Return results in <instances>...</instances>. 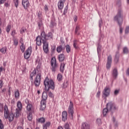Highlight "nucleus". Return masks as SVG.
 Instances as JSON below:
<instances>
[{
	"mask_svg": "<svg viewBox=\"0 0 129 129\" xmlns=\"http://www.w3.org/2000/svg\"><path fill=\"white\" fill-rule=\"evenodd\" d=\"M43 83L46 92H48L49 89H52V90L55 89V84H54V81H53V80H50L49 79V78L46 77Z\"/></svg>",
	"mask_w": 129,
	"mask_h": 129,
	"instance_id": "1",
	"label": "nucleus"
},
{
	"mask_svg": "<svg viewBox=\"0 0 129 129\" xmlns=\"http://www.w3.org/2000/svg\"><path fill=\"white\" fill-rule=\"evenodd\" d=\"M114 20L117 21L118 24L120 28V33H122L123 28L121 25L123 23V17L121 11H119L116 16L115 17Z\"/></svg>",
	"mask_w": 129,
	"mask_h": 129,
	"instance_id": "2",
	"label": "nucleus"
},
{
	"mask_svg": "<svg viewBox=\"0 0 129 129\" xmlns=\"http://www.w3.org/2000/svg\"><path fill=\"white\" fill-rule=\"evenodd\" d=\"M43 38H44V41L45 42H48V40H53V33L52 32H49L47 35H46V32L44 31L41 32V40L43 41Z\"/></svg>",
	"mask_w": 129,
	"mask_h": 129,
	"instance_id": "3",
	"label": "nucleus"
},
{
	"mask_svg": "<svg viewBox=\"0 0 129 129\" xmlns=\"http://www.w3.org/2000/svg\"><path fill=\"white\" fill-rule=\"evenodd\" d=\"M113 107V103L110 102L106 104V108H105L103 110V115L106 116V114L109 111H110Z\"/></svg>",
	"mask_w": 129,
	"mask_h": 129,
	"instance_id": "4",
	"label": "nucleus"
},
{
	"mask_svg": "<svg viewBox=\"0 0 129 129\" xmlns=\"http://www.w3.org/2000/svg\"><path fill=\"white\" fill-rule=\"evenodd\" d=\"M51 68H50L52 72L55 73L57 71V68H58V64H57V60L56 58L52 57L50 61Z\"/></svg>",
	"mask_w": 129,
	"mask_h": 129,
	"instance_id": "5",
	"label": "nucleus"
},
{
	"mask_svg": "<svg viewBox=\"0 0 129 129\" xmlns=\"http://www.w3.org/2000/svg\"><path fill=\"white\" fill-rule=\"evenodd\" d=\"M68 112L69 115L71 116V119H74V107L73 106V103L72 101H70V105L69 106Z\"/></svg>",
	"mask_w": 129,
	"mask_h": 129,
	"instance_id": "6",
	"label": "nucleus"
},
{
	"mask_svg": "<svg viewBox=\"0 0 129 129\" xmlns=\"http://www.w3.org/2000/svg\"><path fill=\"white\" fill-rule=\"evenodd\" d=\"M42 75L41 73H39L36 75L35 79H34V85L35 87H39L40 86V84L41 83V77Z\"/></svg>",
	"mask_w": 129,
	"mask_h": 129,
	"instance_id": "7",
	"label": "nucleus"
},
{
	"mask_svg": "<svg viewBox=\"0 0 129 129\" xmlns=\"http://www.w3.org/2000/svg\"><path fill=\"white\" fill-rule=\"evenodd\" d=\"M109 94H110V89L108 87H106L102 92V97L105 100H106V98L109 96Z\"/></svg>",
	"mask_w": 129,
	"mask_h": 129,
	"instance_id": "8",
	"label": "nucleus"
},
{
	"mask_svg": "<svg viewBox=\"0 0 129 129\" xmlns=\"http://www.w3.org/2000/svg\"><path fill=\"white\" fill-rule=\"evenodd\" d=\"M43 45V49L44 53H48L49 52V44H48V41L44 40V37H42V40Z\"/></svg>",
	"mask_w": 129,
	"mask_h": 129,
	"instance_id": "9",
	"label": "nucleus"
},
{
	"mask_svg": "<svg viewBox=\"0 0 129 129\" xmlns=\"http://www.w3.org/2000/svg\"><path fill=\"white\" fill-rule=\"evenodd\" d=\"M31 52H32V47L30 46L26 50L25 52L24 53V58L25 59H28L30 58V56H31Z\"/></svg>",
	"mask_w": 129,
	"mask_h": 129,
	"instance_id": "10",
	"label": "nucleus"
},
{
	"mask_svg": "<svg viewBox=\"0 0 129 129\" xmlns=\"http://www.w3.org/2000/svg\"><path fill=\"white\" fill-rule=\"evenodd\" d=\"M111 63H112V58L111 55H109L107 57V61L106 64V68L108 70L110 69L111 67Z\"/></svg>",
	"mask_w": 129,
	"mask_h": 129,
	"instance_id": "11",
	"label": "nucleus"
},
{
	"mask_svg": "<svg viewBox=\"0 0 129 129\" xmlns=\"http://www.w3.org/2000/svg\"><path fill=\"white\" fill-rule=\"evenodd\" d=\"M64 50H65V43L62 42L61 44L57 47L56 51L57 53H61V51H64Z\"/></svg>",
	"mask_w": 129,
	"mask_h": 129,
	"instance_id": "12",
	"label": "nucleus"
},
{
	"mask_svg": "<svg viewBox=\"0 0 129 129\" xmlns=\"http://www.w3.org/2000/svg\"><path fill=\"white\" fill-rule=\"evenodd\" d=\"M22 5L25 10H28L30 8V2L29 0H22Z\"/></svg>",
	"mask_w": 129,
	"mask_h": 129,
	"instance_id": "13",
	"label": "nucleus"
},
{
	"mask_svg": "<svg viewBox=\"0 0 129 129\" xmlns=\"http://www.w3.org/2000/svg\"><path fill=\"white\" fill-rule=\"evenodd\" d=\"M36 45L37 46H41L42 45V33H41L40 36H38L36 38Z\"/></svg>",
	"mask_w": 129,
	"mask_h": 129,
	"instance_id": "14",
	"label": "nucleus"
},
{
	"mask_svg": "<svg viewBox=\"0 0 129 129\" xmlns=\"http://www.w3.org/2000/svg\"><path fill=\"white\" fill-rule=\"evenodd\" d=\"M61 116L62 121L65 122V121L67 120V117L68 116V114L67 113V112L66 111H62Z\"/></svg>",
	"mask_w": 129,
	"mask_h": 129,
	"instance_id": "15",
	"label": "nucleus"
},
{
	"mask_svg": "<svg viewBox=\"0 0 129 129\" xmlns=\"http://www.w3.org/2000/svg\"><path fill=\"white\" fill-rule=\"evenodd\" d=\"M40 103V110H44L46 108V100L41 99Z\"/></svg>",
	"mask_w": 129,
	"mask_h": 129,
	"instance_id": "16",
	"label": "nucleus"
},
{
	"mask_svg": "<svg viewBox=\"0 0 129 129\" xmlns=\"http://www.w3.org/2000/svg\"><path fill=\"white\" fill-rule=\"evenodd\" d=\"M66 0H60L58 3V8L59 10H62L64 8V3Z\"/></svg>",
	"mask_w": 129,
	"mask_h": 129,
	"instance_id": "17",
	"label": "nucleus"
},
{
	"mask_svg": "<svg viewBox=\"0 0 129 129\" xmlns=\"http://www.w3.org/2000/svg\"><path fill=\"white\" fill-rule=\"evenodd\" d=\"M4 115L5 118H9V109L8 108V106H7V105L4 106Z\"/></svg>",
	"mask_w": 129,
	"mask_h": 129,
	"instance_id": "18",
	"label": "nucleus"
},
{
	"mask_svg": "<svg viewBox=\"0 0 129 129\" xmlns=\"http://www.w3.org/2000/svg\"><path fill=\"white\" fill-rule=\"evenodd\" d=\"M22 110L21 109H16L15 110V115H16V117H19L20 115H21V113H22Z\"/></svg>",
	"mask_w": 129,
	"mask_h": 129,
	"instance_id": "19",
	"label": "nucleus"
},
{
	"mask_svg": "<svg viewBox=\"0 0 129 129\" xmlns=\"http://www.w3.org/2000/svg\"><path fill=\"white\" fill-rule=\"evenodd\" d=\"M80 30V26L77 25L75 30V34L76 35H77L78 36H79V35H80V32H79Z\"/></svg>",
	"mask_w": 129,
	"mask_h": 129,
	"instance_id": "20",
	"label": "nucleus"
},
{
	"mask_svg": "<svg viewBox=\"0 0 129 129\" xmlns=\"http://www.w3.org/2000/svg\"><path fill=\"white\" fill-rule=\"evenodd\" d=\"M37 24L39 30L44 28V24H43L42 20H39L37 21Z\"/></svg>",
	"mask_w": 129,
	"mask_h": 129,
	"instance_id": "21",
	"label": "nucleus"
},
{
	"mask_svg": "<svg viewBox=\"0 0 129 129\" xmlns=\"http://www.w3.org/2000/svg\"><path fill=\"white\" fill-rule=\"evenodd\" d=\"M82 129H90V126L88 123L84 122L82 124Z\"/></svg>",
	"mask_w": 129,
	"mask_h": 129,
	"instance_id": "22",
	"label": "nucleus"
},
{
	"mask_svg": "<svg viewBox=\"0 0 129 129\" xmlns=\"http://www.w3.org/2000/svg\"><path fill=\"white\" fill-rule=\"evenodd\" d=\"M58 58L59 62H63V61H64V59H65V55H64V54H60L58 55Z\"/></svg>",
	"mask_w": 129,
	"mask_h": 129,
	"instance_id": "23",
	"label": "nucleus"
},
{
	"mask_svg": "<svg viewBox=\"0 0 129 129\" xmlns=\"http://www.w3.org/2000/svg\"><path fill=\"white\" fill-rule=\"evenodd\" d=\"M55 17H53L51 18L50 25V28H53L54 26H56V22H55Z\"/></svg>",
	"mask_w": 129,
	"mask_h": 129,
	"instance_id": "24",
	"label": "nucleus"
},
{
	"mask_svg": "<svg viewBox=\"0 0 129 129\" xmlns=\"http://www.w3.org/2000/svg\"><path fill=\"white\" fill-rule=\"evenodd\" d=\"M17 109H23V104H22V102L21 101H18L17 103Z\"/></svg>",
	"mask_w": 129,
	"mask_h": 129,
	"instance_id": "25",
	"label": "nucleus"
},
{
	"mask_svg": "<svg viewBox=\"0 0 129 129\" xmlns=\"http://www.w3.org/2000/svg\"><path fill=\"white\" fill-rule=\"evenodd\" d=\"M37 121L39 123H45L46 119L44 117H41L38 119Z\"/></svg>",
	"mask_w": 129,
	"mask_h": 129,
	"instance_id": "26",
	"label": "nucleus"
},
{
	"mask_svg": "<svg viewBox=\"0 0 129 129\" xmlns=\"http://www.w3.org/2000/svg\"><path fill=\"white\" fill-rule=\"evenodd\" d=\"M51 125V122L48 121L46 122L45 124L42 125L43 129H47V127H49Z\"/></svg>",
	"mask_w": 129,
	"mask_h": 129,
	"instance_id": "27",
	"label": "nucleus"
},
{
	"mask_svg": "<svg viewBox=\"0 0 129 129\" xmlns=\"http://www.w3.org/2000/svg\"><path fill=\"white\" fill-rule=\"evenodd\" d=\"M47 98H48V94L46 93V92L44 91L42 93V99L43 100H47Z\"/></svg>",
	"mask_w": 129,
	"mask_h": 129,
	"instance_id": "28",
	"label": "nucleus"
},
{
	"mask_svg": "<svg viewBox=\"0 0 129 129\" xmlns=\"http://www.w3.org/2000/svg\"><path fill=\"white\" fill-rule=\"evenodd\" d=\"M73 46L75 49H78V40L75 39L73 41Z\"/></svg>",
	"mask_w": 129,
	"mask_h": 129,
	"instance_id": "29",
	"label": "nucleus"
},
{
	"mask_svg": "<svg viewBox=\"0 0 129 129\" xmlns=\"http://www.w3.org/2000/svg\"><path fill=\"white\" fill-rule=\"evenodd\" d=\"M64 68H65V63L64 62L61 63L59 71H60L61 73L64 72Z\"/></svg>",
	"mask_w": 129,
	"mask_h": 129,
	"instance_id": "30",
	"label": "nucleus"
},
{
	"mask_svg": "<svg viewBox=\"0 0 129 129\" xmlns=\"http://www.w3.org/2000/svg\"><path fill=\"white\" fill-rule=\"evenodd\" d=\"M63 79V76L61 74H58L57 76V80L58 82H61V81Z\"/></svg>",
	"mask_w": 129,
	"mask_h": 129,
	"instance_id": "31",
	"label": "nucleus"
},
{
	"mask_svg": "<svg viewBox=\"0 0 129 129\" xmlns=\"http://www.w3.org/2000/svg\"><path fill=\"white\" fill-rule=\"evenodd\" d=\"M15 98L16 99L20 98V91H19V90H17L15 92Z\"/></svg>",
	"mask_w": 129,
	"mask_h": 129,
	"instance_id": "32",
	"label": "nucleus"
},
{
	"mask_svg": "<svg viewBox=\"0 0 129 129\" xmlns=\"http://www.w3.org/2000/svg\"><path fill=\"white\" fill-rule=\"evenodd\" d=\"M8 118L9 121H13L14 120V114L11 113L8 114Z\"/></svg>",
	"mask_w": 129,
	"mask_h": 129,
	"instance_id": "33",
	"label": "nucleus"
},
{
	"mask_svg": "<svg viewBox=\"0 0 129 129\" xmlns=\"http://www.w3.org/2000/svg\"><path fill=\"white\" fill-rule=\"evenodd\" d=\"M65 48L67 51V53H70L71 51V48L70 47L69 45H67L66 46H65Z\"/></svg>",
	"mask_w": 129,
	"mask_h": 129,
	"instance_id": "34",
	"label": "nucleus"
},
{
	"mask_svg": "<svg viewBox=\"0 0 129 129\" xmlns=\"http://www.w3.org/2000/svg\"><path fill=\"white\" fill-rule=\"evenodd\" d=\"M117 76H118L117 70H116V69H114V80L115 79H116V78H117Z\"/></svg>",
	"mask_w": 129,
	"mask_h": 129,
	"instance_id": "35",
	"label": "nucleus"
},
{
	"mask_svg": "<svg viewBox=\"0 0 129 129\" xmlns=\"http://www.w3.org/2000/svg\"><path fill=\"white\" fill-rule=\"evenodd\" d=\"M27 118L29 121H31L33 119V116L32 115V112H30L27 116Z\"/></svg>",
	"mask_w": 129,
	"mask_h": 129,
	"instance_id": "36",
	"label": "nucleus"
},
{
	"mask_svg": "<svg viewBox=\"0 0 129 129\" xmlns=\"http://www.w3.org/2000/svg\"><path fill=\"white\" fill-rule=\"evenodd\" d=\"M26 109L28 111H31L32 110V104H28L26 106Z\"/></svg>",
	"mask_w": 129,
	"mask_h": 129,
	"instance_id": "37",
	"label": "nucleus"
},
{
	"mask_svg": "<svg viewBox=\"0 0 129 129\" xmlns=\"http://www.w3.org/2000/svg\"><path fill=\"white\" fill-rule=\"evenodd\" d=\"M11 29H12V25L9 24L6 28V32L9 34L10 33V31H11Z\"/></svg>",
	"mask_w": 129,
	"mask_h": 129,
	"instance_id": "38",
	"label": "nucleus"
},
{
	"mask_svg": "<svg viewBox=\"0 0 129 129\" xmlns=\"http://www.w3.org/2000/svg\"><path fill=\"white\" fill-rule=\"evenodd\" d=\"M13 42L14 46H16V47H17V46H18V44H19V40L17 39V38H15L13 39Z\"/></svg>",
	"mask_w": 129,
	"mask_h": 129,
	"instance_id": "39",
	"label": "nucleus"
},
{
	"mask_svg": "<svg viewBox=\"0 0 129 129\" xmlns=\"http://www.w3.org/2000/svg\"><path fill=\"white\" fill-rule=\"evenodd\" d=\"M38 17L39 21L42 20V12L41 11H39L37 14Z\"/></svg>",
	"mask_w": 129,
	"mask_h": 129,
	"instance_id": "40",
	"label": "nucleus"
},
{
	"mask_svg": "<svg viewBox=\"0 0 129 129\" xmlns=\"http://www.w3.org/2000/svg\"><path fill=\"white\" fill-rule=\"evenodd\" d=\"M25 49H26V46H25L24 44H21V45L20 46V49L22 52V53H24V52H25Z\"/></svg>",
	"mask_w": 129,
	"mask_h": 129,
	"instance_id": "41",
	"label": "nucleus"
},
{
	"mask_svg": "<svg viewBox=\"0 0 129 129\" xmlns=\"http://www.w3.org/2000/svg\"><path fill=\"white\" fill-rule=\"evenodd\" d=\"M67 86H68V81L64 82L62 84V88L65 89L67 88Z\"/></svg>",
	"mask_w": 129,
	"mask_h": 129,
	"instance_id": "42",
	"label": "nucleus"
},
{
	"mask_svg": "<svg viewBox=\"0 0 129 129\" xmlns=\"http://www.w3.org/2000/svg\"><path fill=\"white\" fill-rule=\"evenodd\" d=\"M13 3L16 8H18V7H19V0H15L13 1Z\"/></svg>",
	"mask_w": 129,
	"mask_h": 129,
	"instance_id": "43",
	"label": "nucleus"
},
{
	"mask_svg": "<svg viewBox=\"0 0 129 129\" xmlns=\"http://www.w3.org/2000/svg\"><path fill=\"white\" fill-rule=\"evenodd\" d=\"M0 52L1 53H3V54H6V52H7V48L3 47L0 49Z\"/></svg>",
	"mask_w": 129,
	"mask_h": 129,
	"instance_id": "44",
	"label": "nucleus"
},
{
	"mask_svg": "<svg viewBox=\"0 0 129 129\" xmlns=\"http://www.w3.org/2000/svg\"><path fill=\"white\" fill-rule=\"evenodd\" d=\"M0 112H4V103H0Z\"/></svg>",
	"mask_w": 129,
	"mask_h": 129,
	"instance_id": "45",
	"label": "nucleus"
},
{
	"mask_svg": "<svg viewBox=\"0 0 129 129\" xmlns=\"http://www.w3.org/2000/svg\"><path fill=\"white\" fill-rule=\"evenodd\" d=\"M5 128V126L4 125V123H3V121L0 119V129Z\"/></svg>",
	"mask_w": 129,
	"mask_h": 129,
	"instance_id": "46",
	"label": "nucleus"
},
{
	"mask_svg": "<svg viewBox=\"0 0 129 129\" xmlns=\"http://www.w3.org/2000/svg\"><path fill=\"white\" fill-rule=\"evenodd\" d=\"M101 93V91H100V90H99L98 92L96 94V97L97 98H99V97H100Z\"/></svg>",
	"mask_w": 129,
	"mask_h": 129,
	"instance_id": "47",
	"label": "nucleus"
},
{
	"mask_svg": "<svg viewBox=\"0 0 129 129\" xmlns=\"http://www.w3.org/2000/svg\"><path fill=\"white\" fill-rule=\"evenodd\" d=\"M101 49V45H100V44H98V46H97V52L98 53H99L100 52Z\"/></svg>",
	"mask_w": 129,
	"mask_h": 129,
	"instance_id": "48",
	"label": "nucleus"
},
{
	"mask_svg": "<svg viewBox=\"0 0 129 129\" xmlns=\"http://www.w3.org/2000/svg\"><path fill=\"white\" fill-rule=\"evenodd\" d=\"M67 11H68V5H67L64 8L63 15H66V14H67Z\"/></svg>",
	"mask_w": 129,
	"mask_h": 129,
	"instance_id": "49",
	"label": "nucleus"
},
{
	"mask_svg": "<svg viewBox=\"0 0 129 129\" xmlns=\"http://www.w3.org/2000/svg\"><path fill=\"white\" fill-rule=\"evenodd\" d=\"M48 96L51 98H54V94H53L51 92H48Z\"/></svg>",
	"mask_w": 129,
	"mask_h": 129,
	"instance_id": "50",
	"label": "nucleus"
},
{
	"mask_svg": "<svg viewBox=\"0 0 129 129\" xmlns=\"http://www.w3.org/2000/svg\"><path fill=\"white\" fill-rule=\"evenodd\" d=\"M102 25V20L100 19L99 21V27L100 29H101V26Z\"/></svg>",
	"mask_w": 129,
	"mask_h": 129,
	"instance_id": "51",
	"label": "nucleus"
},
{
	"mask_svg": "<svg viewBox=\"0 0 129 129\" xmlns=\"http://www.w3.org/2000/svg\"><path fill=\"white\" fill-rule=\"evenodd\" d=\"M123 51L124 53H127L128 51V48L127 47H124V48L123 49Z\"/></svg>",
	"mask_w": 129,
	"mask_h": 129,
	"instance_id": "52",
	"label": "nucleus"
},
{
	"mask_svg": "<svg viewBox=\"0 0 129 129\" xmlns=\"http://www.w3.org/2000/svg\"><path fill=\"white\" fill-rule=\"evenodd\" d=\"M3 86H4V82L3 80H0V88H3Z\"/></svg>",
	"mask_w": 129,
	"mask_h": 129,
	"instance_id": "53",
	"label": "nucleus"
},
{
	"mask_svg": "<svg viewBox=\"0 0 129 129\" xmlns=\"http://www.w3.org/2000/svg\"><path fill=\"white\" fill-rule=\"evenodd\" d=\"M97 123L98 124V125H100V124H101V119H97Z\"/></svg>",
	"mask_w": 129,
	"mask_h": 129,
	"instance_id": "54",
	"label": "nucleus"
},
{
	"mask_svg": "<svg viewBox=\"0 0 129 129\" xmlns=\"http://www.w3.org/2000/svg\"><path fill=\"white\" fill-rule=\"evenodd\" d=\"M34 75H33V74L31 73L30 75V79L31 80V81H33V80H34V79L33 78V77H34Z\"/></svg>",
	"mask_w": 129,
	"mask_h": 129,
	"instance_id": "55",
	"label": "nucleus"
},
{
	"mask_svg": "<svg viewBox=\"0 0 129 129\" xmlns=\"http://www.w3.org/2000/svg\"><path fill=\"white\" fill-rule=\"evenodd\" d=\"M120 90H115L114 94L117 95L119 94Z\"/></svg>",
	"mask_w": 129,
	"mask_h": 129,
	"instance_id": "56",
	"label": "nucleus"
},
{
	"mask_svg": "<svg viewBox=\"0 0 129 129\" xmlns=\"http://www.w3.org/2000/svg\"><path fill=\"white\" fill-rule=\"evenodd\" d=\"M44 11H45V12H46V13H47V12H48L49 11L48 6L47 5L44 6Z\"/></svg>",
	"mask_w": 129,
	"mask_h": 129,
	"instance_id": "57",
	"label": "nucleus"
},
{
	"mask_svg": "<svg viewBox=\"0 0 129 129\" xmlns=\"http://www.w3.org/2000/svg\"><path fill=\"white\" fill-rule=\"evenodd\" d=\"M64 128L65 129H70V128L69 127V123H66L64 125Z\"/></svg>",
	"mask_w": 129,
	"mask_h": 129,
	"instance_id": "58",
	"label": "nucleus"
},
{
	"mask_svg": "<svg viewBox=\"0 0 129 129\" xmlns=\"http://www.w3.org/2000/svg\"><path fill=\"white\" fill-rule=\"evenodd\" d=\"M129 32V26H127L126 27V29L125 30V33H128Z\"/></svg>",
	"mask_w": 129,
	"mask_h": 129,
	"instance_id": "59",
	"label": "nucleus"
},
{
	"mask_svg": "<svg viewBox=\"0 0 129 129\" xmlns=\"http://www.w3.org/2000/svg\"><path fill=\"white\" fill-rule=\"evenodd\" d=\"M16 129H24V126L23 125L17 126Z\"/></svg>",
	"mask_w": 129,
	"mask_h": 129,
	"instance_id": "60",
	"label": "nucleus"
},
{
	"mask_svg": "<svg viewBox=\"0 0 129 129\" xmlns=\"http://www.w3.org/2000/svg\"><path fill=\"white\" fill-rule=\"evenodd\" d=\"M16 35V30H13L12 32V33H11V36H12V37H15V35Z\"/></svg>",
	"mask_w": 129,
	"mask_h": 129,
	"instance_id": "61",
	"label": "nucleus"
},
{
	"mask_svg": "<svg viewBox=\"0 0 129 129\" xmlns=\"http://www.w3.org/2000/svg\"><path fill=\"white\" fill-rule=\"evenodd\" d=\"M31 74H33V75L35 76V75H36V74H37V72H36V70H34L33 71V72L31 73Z\"/></svg>",
	"mask_w": 129,
	"mask_h": 129,
	"instance_id": "62",
	"label": "nucleus"
},
{
	"mask_svg": "<svg viewBox=\"0 0 129 129\" xmlns=\"http://www.w3.org/2000/svg\"><path fill=\"white\" fill-rule=\"evenodd\" d=\"M24 33H25V29H24V28H21L20 30V34H22V35H23Z\"/></svg>",
	"mask_w": 129,
	"mask_h": 129,
	"instance_id": "63",
	"label": "nucleus"
},
{
	"mask_svg": "<svg viewBox=\"0 0 129 129\" xmlns=\"http://www.w3.org/2000/svg\"><path fill=\"white\" fill-rule=\"evenodd\" d=\"M114 125H115V126H117L118 124V122H117V121H115L114 118Z\"/></svg>",
	"mask_w": 129,
	"mask_h": 129,
	"instance_id": "64",
	"label": "nucleus"
}]
</instances>
